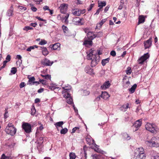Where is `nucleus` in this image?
Returning a JSON list of instances; mask_svg holds the SVG:
<instances>
[{"label":"nucleus","instance_id":"obj_32","mask_svg":"<svg viewBox=\"0 0 159 159\" xmlns=\"http://www.w3.org/2000/svg\"><path fill=\"white\" fill-rule=\"evenodd\" d=\"M62 89H64L65 90L68 91L69 90H70L71 89V87L70 85L67 84V86H65L64 87H63Z\"/></svg>","mask_w":159,"mask_h":159},{"label":"nucleus","instance_id":"obj_36","mask_svg":"<svg viewBox=\"0 0 159 159\" xmlns=\"http://www.w3.org/2000/svg\"><path fill=\"white\" fill-rule=\"evenodd\" d=\"M1 159H12V158L11 157L7 156L4 154H3Z\"/></svg>","mask_w":159,"mask_h":159},{"label":"nucleus","instance_id":"obj_24","mask_svg":"<svg viewBox=\"0 0 159 159\" xmlns=\"http://www.w3.org/2000/svg\"><path fill=\"white\" fill-rule=\"evenodd\" d=\"M145 143L149 147H154L153 143L152 140V139L150 140L146 141Z\"/></svg>","mask_w":159,"mask_h":159},{"label":"nucleus","instance_id":"obj_42","mask_svg":"<svg viewBox=\"0 0 159 159\" xmlns=\"http://www.w3.org/2000/svg\"><path fill=\"white\" fill-rule=\"evenodd\" d=\"M126 74L128 75H129L131 74L132 70L130 67H128L127 68V69L126 70Z\"/></svg>","mask_w":159,"mask_h":159},{"label":"nucleus","instance_id":"obj_28","mask_svg":"<svg viewBox=\"0 0 159 159\" xmlns=\"http://www.w3.org/2000/svg\"><path fill=\"white\" fill-rule=\"evenodd\" d=\"M137 87V84H134L129 89V91L131 93H134L135 90V89Z\"/></svg>","mask_w":159,"mask_h":159},{"label":"nucleus","instance_id":"obj_53","mask_svg":"<svg viewBox=\"0 0 159 159\" xmlns=\"http://www.w3.org/2000/svg\"><path fill=\"white\" fill-rule=\"evenodd\" d=\"M48 88H49V89H51L52 90H54L56 88L54 86L50 85L49 86Z\"/></svg>","mask_w":159,"mask_h":159},{"label":"nucleus","instance_id":"obj_46","mask_svg":"<svg viewBox=\"0 0 159 159\" xmlns=\"http://www.w3.org/2000/svg\"><path fill=\"white\" fill-rule=\"evenodd\" d=\"M102 32H99L97 34H95L96 37H100L102 36Z\"/></svg>","mask_w":159,"mask_h":159},{"label":"nucleus","instance_id":"obj_12","mask_svg":"<svg viewBox=\"0 0 159 159\" xmlns=\"http://www.w3.org/2000/svg\"><path fill=\"white\" fill-rule=\"evenodd\" d=\"M60 44L59 43H57L52 45H50L49 47L53 50H59L60 49Z\"/></svg>","mask_w":159,"mask_h":159},{"label":"nucleus","instance_id":"obj_37","mask_svg":"<svg viewBox=\"0 0 159 159\" xmlns=\"http://www.w3.org/2000/svg\"><path fill=\"white\" fill-rule=\"evenodd\" d=\"M106 20V19H102L100 22L98 23V25H99V27L101 28L102 25L105 22Z\"/></svg>","mask_w":159,"mask_h":159},{"label":"nucleus","instance_id":"obj_7","mask_svg":"<svg viewBox=\"0 0 159 159\" xmlns=\"http://www.w3.org/2000/svg\"><path fill=\"white\" fill-rule=\"evenodd\" d=\"M149 57V55L148 53L144 54L143 56L138 59V62L139 64H142Z\"/></svg>","mask_w":159,"mask_h":159},{"label":"nucleus","instance_id":"obj_64","mask_svg":"<svg viewBox=\"0 0 159 159\" xmlns=\"http://www.w3.org/2000/svg\"><path fill=\"white\" fill-rule=\"evenodd\" d=\"M152 158L153 159H159V156L156 155L152 157Z\"/></svg>","mask_w":159,"mask_h":159},{"label":"nucleus","instance_id":"obj_43","mask_svg":"<svg viewBox=\"0 0 159 159\" xmlns=\"http://www.w3.org/2000/svg\"><path fill=\"white\" fill-rule=\"evenodd\" d=\"M86 140L87 143L89 145H91V142L92 140L91 138H90L87 137V138H86Z\"/></svg>","mask_w":159,"mask_h":159},{"label":"nucleus","instance_id":"obj_49","mask_svg":"<svg viewBox=\"0 0 159 159\" xmlns=\"http://www.w3.org/2000/svg\"><path fill=\"white\" fill-rule=\"evenodd\" d=\"M87 73H88L89 74L91 75L94 74L93 70L91 68L89 69L88 71L87 72Z\"/></svg>","mask_w":159,"mask_h":159},{"label":"nucleus","instance_id":"obj_41","mask_svg":"<svg viewBox=\"0 0 159 159\" xmlns=\"http://www.w3.org/2000/svg\"><path fill=\"white\" fill-rule=\"evenodd\" d=\"M13 12V11L12 10H9L7 11V14L8 16H10L12 15Z\"/></svg>","mask_w":159,"mask_h":159},{"label":"nucleus","instance_id":"obj_63","mask_svg":"<svg viewBox=\"0 0 159 159\" xmlns=\"http://www.w3.org/2000/svg\"><path fill=\"white\" fill-rule=\"evenodd\" d=\"M44 90V89L43 88H40V89H39L38 90L37 92L38 93H40L43 92V91Z\"/></svg>","mask_w":159,"mask_h":159},{"label":"nucleus","instance_id":"obj_54","mask_svg":"<svg viewBox=\"0 0 159 159\" xmlns=\"http://www.w3.org/2000/svg\"><path fill=\"white\" fill-rule=\"evenodd\" d=\"M25 85V83L24 82H21L20 85V88H22L24 87Z\"/></svg>","mask_w":159,"mask_h":159},{"label":"nucleus","instance_id":"obj_48","mask_svg":"<svg viewBox=\"0 0 159 159\" xmlns=\"http://www.w3.org/2000/svg\"><path fill=\"white\" fill-rule=\"evenodd\" d=\"M16 58L20 60V61H19V63L20 64L22 62V60H21L22 58L21 56L20 55H17L16 56Z\"/></svg>","mask_w":159,"mask_h":159},{"label":"nucleus","instance_id":"obj_52","mask_svg":"<svg viewBox=\"0 0 159 159\" xmlns=\"http://www.w3.org/2000/svg\"><path fill=\"white\" fill-rule=\"evenodd\" d=\"M11 59V56L10 55H7V56L6 57V60H7V61H10Z\"/></svg>","mask_w":159,"mask_h":159},{"label":"nucleus","instance_id":"obj_4","mask_svg":"<svg viewBox=\"0 0 159 159\" xmlns=\"http://www.w3.org/2000/svg\"><path fill=\"white\" fill-rule=\"evenodd\" d=\"M145 128L147 130L152 133L156 134L157 133V127L154 124L148 123L145 125Z\"/></svg>","mask_w":159,"mask_h":159},{"label":"nucleus","instance_id":"obj_27","mask_svg":"<svg viewBox=\"0 0 159 159\" xmlns=\"http://www.w3.org/2000/svg\"><path fill=\"white\" fill-rule=\"evenodd\" d=\"M102 155L100 154H94L91 155L93 159H101Z\"/></svg>","mask_w":159,"mask_h":159},{"label":"nucleus","instance_id":"obj_58","mask_svg":"<svg viewBox=\"0 0 159 159\" xmlns=\"http://www.w3.org/2000/svg\"><path fill=\"white\" fill-rule=\"evenodd\" d=\"M19 8L20 9L23 10L24 11H25L26 10V8L25 7H24L21 6H19Z\"/></svg>","mask_w":159,"mask_h":159},{"label":"nucleus","instance_id":"obj_39","mask_svg":"<svg viewBox=\"0 0 159 159\" xmlns=\"http://www.w3.org/2000/svg\"><path fill=\"white\" fill-rule=\"evenodd\" d=\"M17 71V69L16 68L13 67L11 68V72L13 74H15Z\"/></svg>","mask_w":159,"mask_h":159},{"label":"nucleus","instance_id":"obj_45","mask_svg":"<svg viewBox=\"0 0 159 159\" xmlns=\"http://www.w3.org/2000/svg\"><path fill=\"white\" fill-rule=\"evenodd\" d=\"M31 114L32 115H34L36 111V110L35 109V107H33L31 109Z\"/></svg>","mask_w":159,"mask_h":159},{"label":"nucleus","instance_id":"obj_50","mask_svg":"<svg viewBox=\"0 0 159 159\" xmlns=\"http://www.w3.org/2000/svg\"><path fill=\"white\" fill-rule=\"evenodd\" d=\"M110 55L111 56L114 57L116 56V52L115 51H112L110 52Z\"/></svg>","mask_w":159,"mask_h":159},{"label":"nucleus","instance_id":"obj_29","mask_svg":"<svg viewBox=\"0 0 159 159\" xmlns=\"http://www.w3.org/2000/svg\"><path fill=\"white\" fill-rule=\"evenodd\" d=\"M38 46L36 45H34L33 46H30L27 48V49H26V50L27 51L30 52V51H31V50L34 49L35 48H38Z\"/></svg>","mask_w":159,"mask_h":159},{"label":"nucleus","instance_id":"obj_25","mask_svg":"<svg viewBox=\"0 0 159 159\" xmlns=\"http://www.w3.org/2000/svg\"><path fill=\"white\" fill-rule=\"evenodd\" d=\"M64 124L63 121H61L58 122H56L54 124V125L57 128H58V127H61L62 128V125Z\"/></svg>","mask_w":159,"mask_h":159},{"label":"nucleus","instance_id":"obj_5","mask_svg":"<svg viewBox=\"0 0 159 159\" xmlns=\"http://www.w3.org/2000/svg\"><path fill=\"white\" fill-rule=\"evenodd\" d=\"M22 127L26 133H29L31 132V125L29 123L23 122Z\"/></svg>","mask_w":159,"mask_h":159},{"label":"nucleus","instance_id":"obj_57","mask_svg":"<svg viewBox=\"0 0 159 159\" xmlns=\"http://www.w3.org/2000/svg\"><path fill=\"white\" fill-rule=\"evenodd\" d=\"M36 18L40 21H46V20H45L43 19L42 18H40V17L36 16Z\"/></svg>","mask_w":159,"mask_h":159},{"label":"nucleus","instance_id":"obj_2","mask_svg":"<svg viewBox=\"0 0 159 159\" xmlns=\"http://www.w3.org/2000/svg\"><path fill=\"white\" fill-rule=\"evenodd\" d=\"M134 154L135 159H145L146 157L144 150L141 147L137 148L135 151Z\"/></svg>","mask_w":159,"mask_h":159},{"label":"nucleus","instance_id":"obj_62","mask_svg":"<svg viewBox=\"0 0 159 159\" xmlns=\"http://www.w3.org/2000/svg\"><path fill=\"white\" fill-rule=\"evenodd\" d=\"M94 4H92L90 5V6H89V8H88V11H90L91 10L92 8L94 6Z\"/></svg>","mask_w":159,"mask_h":159},{"label":"nucleus","instance_id":"obj_61","mask_svg":"<svg viewBox=\"0 0 159 159\" xmlns=\"http://www.w3.org/2000/svg\"><path fill=\"white\" fill-rule=\"evenodd\" d=\"M123 4V3L122 2H121V4L118 7V9L119 10H121L122 8Z\"/></svg>","mask_w":159,"mask_h":159},{"label":"nucleus","instance_id":"obj_18","mask_svg":"<svg viewBox=\"0 0 159 159\" xmlns=\"http://www.w3.org/2000/svg\"><path fill=\"white\" fill-rule=\"evenodd\" d=\"M40 48L42 49V53L43 55L46 56L48 54V51L46 47H41Z\"/></svg>","mask_w":159,"mask_h":159},{"label":"nucleus","instance_id":"obj_31","mask_svg":"<svg viewBox=\"0 0 159 159\" xmlns=\"http://www.w3.org/2000/svg\"><path fill=\"white\" fill-rule=\"evenodd\" d=\"M29 80L28 82L29 84H31V83H33V82L35 80V78L33 76L29 78Z\"/></svg>","mask_w":159,"mask_h":159},{"label":"nucleus","instance_id":"obj_1","mask_svg":"<svg viewBox=\"0 0 159 159\" xmlns=\"http://www.w3.org/2000/svg\"><path fill=\"white\" fill-rule=\"evenodd\" d=\"M94 51L92 49L90 50L89 52L88 53L87 58L88 60H91V66L92 67L96 66L100 60V57L98 55L93 54Z\"/></svg>","mask_w":159,"mask_h":159},{"label":"nucleus","instance_id":"obj_8","mask_svg":"<svg viewBox=\"0 0 159 159\" xmlns=\"http://www.w3.org/2000/svg\"><path fill=\"white\" fill-rule=\"evenodd\" d=\"M41 64L44 66H50L53 63V61H50L48 59L45 58L41 61Z\"/></svg>","mask_w":159,"mask_h":159},{"label":"nucleus","instance_id":"obj_3","mask_svg":"<svg viewBox=\"0 0 159 159\" xmlns=\"http://www.w3.org/2000/svg\"><path fill=\"white\" fill-rule=\"evenodd\" d=\"M7 134L11 136L14 135L16 133V129L12 123H9L5 129Z\"/></svg>","mask_w":159,"mask_h":159},{"label":"nucleus","instance_id":"obj_16","mask_svg":"<svg viewBox=\"0 0 159 159\" xmlns=\"http://www.w3.org/2000/svg\"><path fill=\"white\" fill-rule=\"evenodd\" d=\"M84 41L83 43V45H84L86 47H88L89 46H91L93 44V42L92 40H88L86 39V38L84 39Z\"/></svg>","mask_w":159,"mask_h":159},{"label":"nucleus","instance_id":"obj_15","mask_svg":"<svg viewBox=\"0 0 159 159\" xmlns=\"http://www.w3.org/2000/svg\"><path fill=\"white\" fill-rule=\"evenodd\" d=\"M111 85L109 81L105 82L101 86V89H106L109 88Z\"/></svg>","mask_w":159,"mask_h":159},{"label":"nucleus","instance_id":"obj_55","mask_svg":"<svg viewBox=\"0 0 159 159\" xmlns=\"http://www.w3.org/2000/svg\"><path fill=\"white\" fill-rule=\"evenodd\" d=\"M44 76H45L44 77V78L48 80V79H50V78H51V75H49L48 74V75H44Z\"/></svg>","mask_w":159,"mask_h":159},{"label":"nucleus","instance_id":"obj_13","mask_svg":"<svg viewBox=\"0 0 159 159\" xmlns=\"http://www.w3.org/2000/svg\"><path fill=\"white\" fill-rule=\"evenodd\" d=\"M67 5L66 4H61L60 7H59L60 8V12L62 13H65L66 11Z\"/></svg>","mask_w":159,"mask_h":159},{"label":"nucleus","instance_id":"obj_47","mask_svg":"<svg viewBox=\"0 0 159 159\" xmlns=\"http://www.w3.org/2000/svg\"><path fill=\"white\" fill-rule=\"evenodd\" d=\"M80 128L79 127H76L72 129L71 133H74L76 130H79Z\"/></svg>","mask_w":159,"mask_h":159},{"label":"nucleus","instance_id":"obj_35","mask_svg":"<svg viewBox=\"0 0 159 159\" xmlns=\"http://www.w3.org/2000/svg\"><path fill=\"white\" fill-rule=\"evenodd\" d=\"M70 159H75L76 157L75 154L73 152H71L70 154Z\"/></svg>","mask_w":159,"mask_h":159},{"label":"nucleus","instance_id":"obj_9","mask_svg":"<svg viewBox=\"0 0 159 159\" xmlns=\"http://www.w3.org/2000/svg\"><path fill=\"white\" fill-rule=\"evenodd\" d=\"M152 140L153 143L154 147H157L159 146V138L158 137H153Z\"/></svg>","mask_w":159,"mask_h":159},{"label":"nucleus","instance_id":"obj_51","mask_svg":"<svg viewBox=\"0 0 159 159\" xmlns=\"http://www.w3.org/2000/svg\"><path fill=\"white\" fill-rule=\"evenodd\" d=\"M39 142L38 143L41 144H42L43 143V137H41L39 138Z\"/></svg>","mask_w":159,"mask_h":159},{"label":"nucleus","instance_id":"obj_10","mask_svg":"<svg viewBox=\"0 0 159 159\" xmlns=\"http://www.w3.org/2000/svg\"><path fill=\"white\" fill-rule=\"evenodd\" d=\"M64 97H65L66 98V101L67 103L69 104H72L73 103V99L72 98L70 97V94L67 92L65 94Z\"/></svg>","mask_w":159,"mask_h":159},{"label":"nucleus","instance_id":"obj_59","mask_svg":"<svg viewBox=\"0 0 159 159\" xmlns=\"http://www.w3.org/2000/svg\"><path fill=\"white\" fill-rule=\"evenodd\" d=\"M43 9L44 11H46L47 10H49V7L47 6H45L43 7Z\"/></svg>","mask_w":159,"mask_h":159},{"label":"nucleus","instance_id":"obj_44","mask_svg":"<svg viewBox=\"0 0 159 159\" xmlns=\"http://www.w3.org/2000/svg\"><path fill=\"white\" fill-rule=\"evenodd\" d=\"M47 43V42L45 40H42L40 42H39V44L41 45H44Z\"/></svg>","mask_w":159,"mask_h":159},{"label":"nucleus","instance_id":"obj_17","mask_svg":"<svg viewBox=\"0 0 159 159\" xmlns=\"http://www.w3.org/2000/svg\"><path fill=\"white\" fill-rule=\"evenodd\" d=\"M100 96L102 98L104 99H107L110 97L109 95L106 92H102Z\"/></svg>","mask_w":159,"mask_h":159},{"label":"nucleus","instance_id":"obj_33","mask_svg":"<svg viewBox=\"0 0 159 159\" xmlns=\"http://www.w3.org/2000/svg\"><path fill=\"white\" fill-rule=\"evenodd\" d=\"M62 28L63 30V32H64V33L65 34H66V32H68V28L66 26H65L64 25H63L62 26Z\"/></svg>","mask_w":159,"mask_h":159},{"label":"nucleus","instance_id":"obj_6","mask_svg":"<svg viewBox=\"0 0 159 159\" xmlns=\"http://www.w3.org/2000/svg\"><path fill=\"white\" fill-rule=\"evenodd\" d=\"M141 120H139L135 121L133 125L132 128L134 132L138 130L141 125Z\"/></svg>","mask_w":159,"mask_h":159},{"label":"nucleus","instance_id":"obj_14","mask_svg":"<svg viewBox=\"0 0 159 159\" xmlns=\"http://www.w3.org/2000/svg\"><path fill=\"white\" fill-rule=\"evenodd\" d=\"M87 38L89 40H92L96 37L95 34L93 32H88L87 34Z\"/></svg>","mask_w":159,"mask_h":159},{"label":"nucleus","instance_id":"obj_22","mask_svg":"<svg viewBox=\"0 0 159 159\" xmlns=\"http://www.w3.org/2000/svg\"><path fill=\"white\" fill-rule=\"evenodd\" d=\"M72 14L75 16H80V9H75L72 12Z\"/></svg>","mask_w":159,"mask_h":159},{"label":"nucleus","instance_id":"obj_11","mask_svg":"<svg viewBox=\"0 0 159 159\" xmlns=\"http://www.w3.org/2000/svg\"><path fill=\"white\" fill-rule=\"evenodd\" d=\"M152 42V38H151L148 40L144 41V44L145 49L151 47Z\"/></svg>","mask_w":159,"mask_h":159},{"label":"nucleus","instance_id":"obj_20","mask_svg":"<svg viewBox=\"0 0 159 159\" xmlns=\"http://www.w3.org/2000/svg\"><path fill=\"white\" fill-rule=\"evenodd\" d=\"M93 143L92 144H93L95 146V148H94V150L95 151L97 152H101V150L99 148H98V147H99L98 145H97L95 143V141L94 140L92 139Z\"/></svg>","mask_w":159,"mask_h":159},{"label":"nucleus","instance_id":"obj_21","mask_svg":"<svg viewBox=\"0 0 159 159\" xmlns=\"http://www.w3.org/2000/svg\"><path fill=\"white\" fill-rule=\"evenodd\" d=\"M106 2L105 1H100V2L98 1V7H99L100 8L102 9L103 7L106 5Z\"/></svg>","mask_w":159,"mask_h":159},{"label":"nucleus","instance_id":"obj_19","mask_svg":"<svg viewBox=\"0 0 159 159\" xmlns=\"http://www.w3.org/2000/svg\"><path fill=\"white\" fill-rule=\"evenodd\" d=\"M129 104L127 103L126 104H124L120 108L121 111H127V109L129 107Z\"/></svg>","mask_w":159,"mask_h":159},{"label":"nucleus","instance_id":"obj_56","mask_svg":"<svg viewBox=\"0 0 159 159\" xmlns=\"http://www.w3.org/2000/svg\"><path fill=\"white\" fill-rule=\"evenodd\" d=\"M84 93L85 95H88L89 94L90 92L89 91H87L86 90H84Z\"/></svg>","mask_w":159,"mask_h":159},{"label":"nucleus","instance_id":"obj_34","mask_svg":"<svg viewBox=\"0 0 159 159\" xmlns=\"http://www.w3.org/2000/svg\"><path fill=\"white\" fill-rule=\"evenodd\" d=\"M67 131L68 129L66 128H65L61 130L60 133L61 134H65L67 132Z\"/></svg>","mask_w":159,"mask_h":159},{"label":"nucleus","instance_id":"obj_30","mask_svg":"<svg viewBox=\"0 0 159 159\" xmlns=\"http://www.w3.org/2000/svg\"><path fill=\"white\" fill-rule=\"evenodd\" d=\"M75 20V22L78 25H83V23L81 22V19L80 18L77 17Z\"/></svg>","mask_w":159,"mask_h":159},{"label":"nucleus","instance_id":"obj_40","mask_svg":"<svg viewBox=\"0 0 159 159\" xmlns=\"http://www.w3.org/2000/svg\"><path fill=\"white\" fill-rule=\"evenodd\" d=\"M8 108H6L5 109V113L4 114V118L5 119L7 118L8 117Z\"/></svg>","mask_w":159,"mask_h":159},{"label":"nucleus","instance_id":"obj_23","mask_svg":"<svg viewBox=\"0 0 159 159\" xmlns=\"http://www.w3.org/2000/svg\"><path fill=\"white\" fill-rule=\"evenodd\" d=\"M145 21V18L143 16H140L139 18L138 24L143 23Z\"/></svg>","mask_w":159,"mask_h":159},{"label":"nucleus","instance_id":"obj_38","mask_svg":"<svg viewBox=\"0 0 159 159\" xmlns=\"http://www.w3.org/2000/svg\"><path fill=\"white\" fill-rule=\"evenodd\" d=\"M33 28L32 27H30L29 26H25L23 28V30H25L26 31H28V30H33Z\"/></svg>","mask_w":159,"mask_h":159},{"label":"nucleus","instance_id":"obj_26","mask_svg":"<svg viewBox=\"0 0 159 159\" xmlns=\"http://www.w3.org/2000/svg\"><path fill=\"white\" fill-rule=\"evenodd\" d=\"M110 58H107L106 59H103L101 63L102 64V65L104 66H105L106 64L108 63L109 62V61L110 60Z\"/></svg>","mask_w":159,"mask_h":159},{"label":"nucleus","instance_id":"obj_60","mask_svg":"<svg viewBox=\"0 0 159 159\" xmlns=\"http://www.w3.org/2000/svg\"><path fill=\"white\" fill-rule=\"evenodd\" d=\"M39 82L43 84H46V82L44 80H39Z\"/></svg>","mask_w":159,"mask_h":159}]
</instances>
